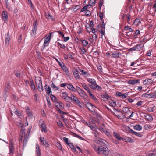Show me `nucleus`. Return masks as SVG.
Returning <instances> with one entry per match:
<instances>
[{
    "mask_svg": "<svg viewBox=\"0 0 156 156\" xmlns=\"http://www.w3.org/2000/svg\"><path fill=\"white\" fill-rule=\"evenodd\" d=\"M36 53L38 59H40L41 58V53L38 51H36Z\"/></svg>",
    "mask_w": 156,
    "mask_h": 156,
    "instance_id": "nucleus-51",
    "label": "nucleus"
},
{
    "mask_svg": "<svg viewBox=\"0 0 156 156\" xmlns=\"http://www.w3.org/2000/svg\"><path fill=\"white\" fill-rule=\"evenodd\" d=\"M37 88L40 92H42L44 90L43 87L42 85V82L36 85Z\"/></svg>",
    "mask_w": 156,
    "mask_h": 156,
    "instance_id": "nucleus-25",
    "label": "nucleus"
},
{
    "mask_svg": "<svg viewBox=\"0 0 156 156\" xmlns=\"http://www.w3.org/2000/svg\"><path fill=\"white\" fill-rule=\"evenodd\" d=\"M53 58L57 62L65 73H67L69 72L68 70L66 67L65 66V64L63 62L61 63L60 61H59L55 57H54Z\"/></svg>",
    "mask_w": 156,
    "mask_h": 156,
    "instance_id": "nucleus-4",
    "label": "nucleus"
},
{
    "mask_svg": "<svg viewBox=\"0 0 156 156\" xmlns=\"http://www.w3.org/2000/svg\"><path fill=\"white\" fill-rule=\"evenodd\" d=\"M134 129L140 131L142 129V126L139 125H136L134 127Z\"/></svg>",
    "mask_w": 156,
    "mask_h": 156,
    "instance_id": "nucleus-36",
    "label": "nucleus"
},
{
    "mask_svg": "<svg viewBox=\"0 0 156 156\" xmlns=\"http://www.w3.org/2000/svg\"><path fill=\"white\" fill-rule=\"evenodd\" d=\"M50 98L52 101L54 102L55 103L56 101H57V98L55 96L51 94L50 96Z\"/></svg>",
    "mask_w": 156,
    "mask_h": 156,
    "instance_id": "nucleus-45",
    "label": "nucleus"
},
{
    "mask_svg": "<svg viewBox=\"0 0 156 156\" xmlns=\"http://www.w3.org/2000/svg\"><path fill=\"white\" fill-rule=\"evenodd\" d=\"M70 98L71 100L73 103L76 104L79 106H80L81 103L78 100L77 97L73 95H71L70 96Z\"/></svg>",
    "mask_w": 156,
    "mask_h": 156,
    "instance_id": "nucleus-7",
    "label": "nucleus"
},
{
    "mask_svg": "<svg viewBox=\"0 0 156 156\" xmlns=\"http://www.w3.org/2000/svg\"><path fill=\"white\" fill-rule=\"evenodd\" d=\"M140 23V20L139 19L137 18L133 22V24L136 23V25H138Z\"/></svg>",
    "mask_w": 156,
    "mask_h": 156,
    "instance_id": "nucleus-58",
    "label": "nucleus"
},
{
    "mask_svg": "<svg viewBox=\"0 0 156 156\" xmlns=\"http://www.w3.org/2000/svg\"><path fill=\"white\" fill-rule=\"evenodd\" d=\"M67 96H68V93L66 92H62L60 95V96L63 99H65Z\"/></svg>",
    "mask_w": 156,
    "mask_h": 156,
    "instance_id": "nucleus-39",
    "label": "nucleus"
},
{
    "mask_svg": "<svg viewBox=\"0 0 156 156\" xmlns=\"http://www.w3.org/2000/svg\"><path fill=\"white\" fill-rule=\"evenodd\" d=\"M69 146L76 153H77L78 152L73 143H70V144H69Z\"/></svg>",
    "mask_w": 156,
    "mask_h": 156,
    "instance_id": "nucleus-37",
    "label": "nucleus"
},
{
    "mask_svg": "<svg viewBox=\"0 0 156 156\" xmlns=\"http://www.w3.org/2000/svg\"><path fill=\"white\" fill-rule=\"evenodd\" d=\"M76 91L78 93L79 95L83 97L84 99L87 100L88 98V96L85 92L83 89L77 86L76 87Z\"/></svg>",
    "mask_w": 156,
    "mask_h": 156,
    "instance_id": "nucleus-3",
    "label": "nucleus"
},
{
    "mask_svg": "<svg viewBox=\"0 0 156 156\" xmlns=\"http://www.w3.org/2000/svg\"><path fill=\"white\" fill-rule=\"evenodd\" d=\"M155 106L152 105V106L149 108L147 109V111L149 112H153L154 110Z\"/></svg>",
    "mask_w": 156,
    "mask_h": 156,
    "instance_id": "nucleus-47",
    "label": "nucleus"
},
{
    "mask_svg": "<svg viewBox=\"0 0 156 156\" xmlns=\"http://www.w3.org/2000/svg\"><path fill=\"white\" fill-rule=\"evenodd\" d=\"M85 15L87 16H90L91 15L90 11L88 10L85 11Z\"/></svg>",
    "mask_w": 156,
    "mask_h": 156,
    "instance_id": "nucleus-54",
    "label": "nucleus"
},
{
    "mask_svg": "<svg viewBox=\"0 0 156 156\" xmlns=\"http://www.w3.org/2000/svg\"><path fill=\"white\" fill-rule=\"evenodd\" d=\"M86 105L87 108L92 111L93 110H94L95 108H96L94 105L89 102L87 103Z\"/></svg>",
    "mask_w": 156,
    "mask_h": 156,
    "instance_id": "nucleus-18",
    "label": "nucleus"
},
{
    "mask_svg": "<svg viewBox=\"0 0 156 156\" xmlns=\"http://www.w3.org/2000/svg\"><path fill=\"white\" fill-rule=\"evenodd\" d=\"M109 104L110 106L113 107H115L116 105V102L114 100L110 101H109Z\"/></svg>",
    "mask_w": 156,
    "mask_h": 156,
    "instance_id": "nucleus-41",
    "label": "nucleus"
},
{
    "mask_svg": "<svg viewBox=\"0 0 156 156\" xmlns=\"http://www.w3.org/2000/svg\"><path fill=\"white\" fill-rule=\"evenodd\" d=\"M8 16L7 12L3 11L2 12V19L4 22H6L8 20Z\"/></svg>",
    "mask_w": 156,
    "mask_h": 156,
    "instance_id": "nucleus-16",
    "label": "nucleus"
},
{
    "mask_svg": "<svg viewBox=\"0 0 156 156\" xmlns=\"http://www.w3.org/2000/svg\"><path fill=\"white\" fill-rule=\"evenodd\" d=\"M142 97H145L150 98H151V93H149V92L148 91L145 93L143 94L142 95Z\"/></svg>",
    "mask_w": 156,
    "mask_h": 156,
    "instance_id": "nucleus-32",
    "label": "nucleus"
},
{
    "mask_svg": "<svg viewBox=\"0 0 156 156\" xmlns=\"http://www.w3.org/2000/svg\"><path fill=\"white\" fill-rule=\"evenodd\" d=\"M146 118L149 121H152L153 120V118L151 116L147 115L145 116Z\"/></svg>",
    "mask_w": 156,
    "mask_h": 156,
    "instance_id": "nucleus-52",
    "label": "nucleus"
},
{
    "mask_svg": "<svg viewBox=\"0 0 156 156\" xmlns=\"http://www.w3.org/2000/svg\"><path fill=\"white\" fill-rule=\"evenodd\" d=\"M67 102H70L71 100L70 96L69 97L67 96L65 99H64Z\"/></svg>",
    "mask_w": 156,
    "mask_h": 156,
    "instance_id": "nucleus-57",
    "label": "nucleus"
},
{
    "mask_svg": "<svg viewBox=\"0 0 156 156\" xmlns=\"http://www.w3.org/2000/svg\"><path fill=\"white\" fill-rule=\"evenodd\" d=\"M83 88L85 90L88 92L89 94V93L90 92H91L90 91L89 88L87 85H86L85 87H84Z\"/></svg>",
    "mask_w": 156,
    "mask_h": 156,
    "instance_id": "nucleus-63",
    "label": "nucleus"
},
{
    "mask_svg": "<svg viewBox=\"0 0 156 156\" xmlns=\"http://www.w3.org/2000/svg\"><path fill=\"white\" fill-rule=\"evenodd\" d=\"M153 82L152 80L150 79H146L143 81V83L144 85H149Z\"/></svg>",
    "mask_w": 156,
    "mask_h": 156,
    "instance_id": "nucleus-31",
    "label": "nucleus"
},
{
    "mask_svg": "<svg viewBox=\"0 0 156 156\" xmlns=\"http://www.w3.org/2000/svg\"><path fill=\"white\" fill-rule=\"evenodd\" d=\"M120 53L118 51H114L112 54V58H118Z\"/></svg>",
    "mask_w": 156,
    "mask_h": 156,
    "instance_id": "nucleus-28",
    "label": "nucleus"
},
{
    "mask_svg": "<svg viewBox=\"0 0 156 156\" xmlns=\"http://www.w3.org/2000/svg\"><path fill=\"white\" fill-rule=\"evenodd\" d=\"M129 132L135 135L136 136H139L140 137H142L143 136L140 133L136 132L133 130L131 129H129Z\"/></svg>",
    "mask_w": 156,
    "mask_h": 156,
    "instance_id": "nucleus-17",
    "label": "nucleus"
},
{
    "mask_svg": "<svg viewBox=\"0 0 156 156\" xmlns=\"http://www.w3.org/2000/svg\"><path fill=\"white\" fill-rule=\"evenodd\" d=\"M37 23V20H36L33 23V28L32 30V32L31 34V35L33 36H35L36 34V30H37V27L36 26Z\"/></svg>",
    "mask_w": 156,
    "mask_h": 156,
    "instance_id": "nucleus-12",
    "label": "nucleus"
},
{
    "mask_svg": "<svg viewBox=\"0 0 156 156\" xmlns=\"http://www.w3.org/2000/svg\"><path fill=\"white\" fill-rule=\"evenodd\" d=\"M90 6L89 5H86L84 6L83 7L81 8L80 10V12H84V11H86V10H87V9L89 7V6Z\"/></svg>",
    "mask_w": 156,
    "mask_h": 156,
    "instance_id": "nucleus-46",
    "label": "nucleus"
},
{
    "mask_svg": "<svg viewBox=\"0 0 156 156\" xmlns=\"http://www.w3.org/2000/svg\"><path fill=\"white\" fill-rule=\"evenodd\" d=\"M51 87H52L53 90L54 91L58 90V88L55 86L53 83L51 84Z\"/></svg>",
    "mask_w": 156,
    "mask_h": 156,
    "instance_id": "nucleus-49",
    "label": "nucleus"
},
{
    "mask_svg": "<svg viewBox=\"0 0 156 156\" xmlns=\"http://www.w3.org/2000/svg\"><path fill=\"white\" fill-rule=\"evenodd\" d=\"M52 34V32L48 34V36L45 38V39H46V40H48V41H49L51 39V36Z\"/></svg>",
    "mask_w": 156,
    "mask_h": 156,
    "instance_id": "nucleus-64",
    "label": "nucleus"
},
{
    "mask_svg": "<svg viewBox=\"0 0 156 156\" xmlns=\"http://www.w3.org/2000/svg\"><path fill=\"white\" fill-rule=\"evenodd\" d=\"M40 123H41V124L40 123V126L41 128V130L42 131L44 132L45 133H46L47 132V130L46 128V126L44 122L42 120L39 121Z\"/></svg>",
    "mask_w": 156,
    "mask_h": 156,
    "instance_id": "nucleus-9",
    "label": "nucleus"
},
{
    "mask_svg": "<svg viewBox=\"0 0 156 156\" xmlns=\"http://www.w3.org/2000/svg\"><path fill=\"white\" fill-rule=\"evenodd\" d=\"M125 13L124 11H122L120 14V19H124L125 16H126V14Z\"/></svg>",
    "mask_w": 156,
    "mask_h": 156,
    "instance_id": "nucleus-43",
    "label": "nucleus"
},
{
    "mask_svg": "<svg viewBox=\"0 0 156 156\" xmlns=\"http://www.w3.org/2000/svg\"><path fill=\"white\" fill-rule=\"evenodd\" d=\"M45 90L48 94H49L51 92V88L46 84L44 86Z\"/></svg>",
    "mask_w": 156,
    "mask_h": 156,
    "instance_id": "nucleus-24",
    "label": "nucleus"
},
{
    "mask_svg": "<svg viewBox=\"0 0 156 156\" xmlns=\"http://www.w3.org/2000/svg\"><path fill=\"white\" fill-rule=\"evenodd\" d=\"M144 129L146 130H148L152 128V126L150 125L145 124L144 126Z\"/></svg>",
    "mask_w": 156,
    "mask_h": 156,
    "instance_id": "nucleus-42",
    "label": "nucleus"
},
{
    "mask_svg": "<svg viewBox=\"0 0 156 156\" xmlns=\"http://www.w3.org/2000/svg\"><path fill=\"white\" fill-rule=\"evenodd\" d=\"M67 87L69 90H71L73 92H76V88H75L71 83H68Z\"/></svg>",
    "mask_w": 156,
    "mask_h": 156,
    "instance_id": "nucleus-20",
    "label": "nucleus"
},
{
    "mask_svg": "<svg viewBox=\"0 0 156 156\" xmlns=\"http://www.w3.org/2000/svg\"><path fill=\"white\" fill-rule=\"evenodd\" d=\"M49 41L47 40H46V39H45L44 41V45H43V49H44L45 47L48 45L47 44L48 43V42Z\"/></svg>",
    "mask_w": 156,
    "mask_h": 156,
    "instance_id": "nucleus-55",
    "label": "nucleus"
},
{
    "mask_svg": "<svg viewBox=\"0 0 156 156\" xmlns=\"http://www.w3.org/2000/svg\"><path fill=\"white\" fill-rule=\"evenodd\" d=\"M99 130L101 132H104L108 136L110 137L111 136L110 133L108 131V129H106L102 127H100L99 128Z\"/></svg>",
    "mask_w": 156,
    "mask_h": 156,
    "instance_id": "nucleus-14",
    "label": "nucleus"
},
{
    "mask_svg": "<svg viewBox=\"0 0 156 156\" xmlns=\"http://www.w3.org/2000/svg\"><path fill=\"white\" fill-rule=\"evenodd\" d=\"M89 94L91 97V98L94 100L95 102L98 101V99L96 97L92 94L91 92H90Z\"/></svg>",
    "mask_w": 156,
    "mask_h": 156,
    "instance_id": "nucleus-33",
    "label": "nucleus"
},
{
    "mask_svg": "<svg viewBox=\"0 0 156 156\" xmlns=\"http://www.w3.org/2000/svg\"><path fill=\"white\" fill-rule=\"evenodd\" d=\"M39 139L41 145L45 146L46 147H48L49 144H48L46 140L44 139V137H43V139H42L41 137H40Z\"/></svg>",
    "mask_w": 156,
    "mask_h": 156,
    "instance_id": "nucleus-13",
    "label": "nucleus"
},
{
    "mask_svg": "<svg viewBox=\"0 0 156 156\" xmlns=\"http://www.w3.org/2000/svg\"><path fill=\"white\" fill-rule=\"evenodd\" d=\"M15 75L19 78H20V72L18 70H16L15 72Z\"/></svg>",
    "mask_w": 156,
    "mask_h": 156,
    "instance_id": "nucleus-53",
    "label": "nucleus"
},
{
    "mask_svg": "<svg viewBox=\"0 0 156 156\" xmlns=\"http://www.w3.org/2000/svg\"><path fill=\"white\" fill-rule=\"evenodd\" d=\"M55 105L58 109H62L63 108L62 103L58 101H56L55 103Z\"/></svg>",
    "mask_w": 156,
    "mask_h": 156,
    "instance_id": "nucleus-30",
    "label": "nucleus"
},
{
    "mask_svg": "<svg viewBox=\"0 0 156 156\" xmlns=\"http://www.w3.org/2000/svg\"><path fill=\"white\" fill-rule=\"evenodd\" d=\"M36 152L37 156H41V154L40 148L38 144H36Z\"/></svg>",
    "mask_w": 156,
    "mask_h": 156,
    "instance_id": "nucleus-23",
    "label": "nucleus"
},
{
    "mask_svg": "<svg viewBox=\"0 0 156 156\" xmlns=\"http://www.w3.org/2000/svg\"><path fill=\"white\" fill-rule=\"evenodd\" d=\"M29 4L30 5L31 9H33L34 8V5L31 2V0L28 1Z\"/></svg>",
    "mask_w": 156,
    "mask_h": 156,
    "instance_id": "nucleus-62",
    "label": "nucleus"
},
{
    "mask_svg": "<svg viewBox=\"0 0 156 156\" xmlns=\"http://www.w3.org/2000/svg\"><path fill=\"white\" fill-rule=\"evenodd\" d=\"M122 111L125 113V116L126 118H130L133 116L134 112H133L131 111L130 108L129 107H123L122 108Z\"/></svg>",
    "mask_w": 156,
    "mask_h": 156,
    "instance_id": "nucleus-2",
    "label": "nucleus"
},
{
    "mask_svg": "<svg viewBox=\"0 0 156 156\" xmlns=\"http://www.w3.org/2000/svg\"><path fill=\"white\" fill-rule=\"evenodd\" d=\"M74 136L75 137H76L78 138V139H80L81 140H85V139L84 138L80 136H79V135H78V134L75 133Z\"/></svg>",
    "mask_w": 156,
    "mask_h": 156,
    "instance_id": "nucleus-50",
    "label": "nucleus"
},
{
    "mask_svg": "<svg viewBox=\"0 0 156 156\" xmlns=\"http://www.w3.org/2000/svg\"><path fill=\"white\" fill-rule=\"evenodd\" d=\"M91 146L98 154H102L103 156H109V151L107 148L98 147L96 144H92Z\"/></svg>",
    "mask_w": 156,
    "mask_h": 156,
    "instance_id": "nucleus-1",
    "label": "nucleus"
},
{
    "mask_svg": "<svg viewBox=\"0 0 156 156\" xmlns=\"http://www.w3.org/2000/svg\"><path fill=\"white\" fill-rule=\"evenodd\" d=\"M78 68L79 69V70L81 72L80 73L82 75H83L84 77H89L90 76V75L88 72L87 71H85L84 70L81 69L79 67Z\"/></svg>",
    "mask_w": 156,
    "mask_h": 156,
    "instance_id": "nucleus-15",
    "label": "nucleus"
},
{
    "mask_svg": "<svg viewBox=\"0 0 156 156\" xmlns=\"http://www.w3.org/2000/svg\"><path fill=\"white\" fill-rule=\"evenodd\" d=\"M96 0H90V6L94 5V4L96 3Z\"/></svg>",
    "mask_w": 156,
    "mask_h": 156,
    "instance_id": "nucleus-56",
    "label": "nucleus"
},
{
    "mask_svg": "<svg viewBox=\"0 0 156 156\" xmlns=\"http://www.w3.org/2000/svg\"><path fill=\"white\" fill-rule=\"evenodd\" d=\"M30 88L34 92L36 93L37 92V90L34 84L30 85Z\"/></svg>",
    "mask_w": 156,
    "mask_h": 156,
    "instance_id": "nucleus-44",
    "label": "nucleus"
},
{
    "mask_svg": "<svg viewBox=\"0 0 156 156\" xmlns=\"http://www.w3.org/2000/svg\"><path fill=\"white\" fill-rule=\"evenodd\" d=\"M78 72V71L76 69H74V70L73 71V73L74 77L76 79H79L80 78Z\"/></svg>",
    "mask_w": 156,
    "mask_h": 156,
    "instance_id": "nucleus-21",
    "label": "nucleus"
},
{
    "mask_svg": "<svg viewBox=\"0 0 156 156\" xmlns=\"http://www.w3.org/2000/svg\"><path fill=\"white\" fill-rule=\"evenodd\" d=\"M97 143H99L102 146V147L107 148L106 146L108 144V142L105 140L101 139L98 138L97 140Z\"/></svg>",
    "mask_w": 156,
    "mask_h": 156,
    "instance_id": "nucleus-6",
    "label": "nucleus"
},
{
    "mask_svg": "<svg viewBox=\"0 0 156 156\" xmlns=\"http://www.w3.org/2000/svg\"><path fill=\"white\" fill-rule=\"evenodd\" d=\"M80 41L82 43L83 46V47H86L88 44V42L87 40H85L81 39L80 40Z\"/></svg>",
    "mask_w": 156,
    "mask_h": 156,
    "instance_id": "nucleus-34",
    "label": "nucleus"
},
{
    "mask_svg": "<svg viewBox=\"0 0 156 156\" xmlns=\"http://www.w3.org/2000/svg\"><path fill=\"white\" fill-rule=\"evenodd\" d=\"M27 141L28 138L27 137H26L23 140V146H24L26 145V144L27 142Z\"/></svg>",
    "mask_w": 156,
    "mask_h": 156,
    "instance_id": "nucleus-59",
    "label": "nucleus"
},
{
    "mask_svg": "<svg viewBox=\"0 0 156 156\" xmlns=\"http://www.w3.org/2000/svg\"><path fill=\"white\" fill-rule=\"evenodd\" d=\"M104 3L103 0H100L98 3V7L100 9H101L102 5Z\"/></svg>",
    "mask_w": 156,
    "mask_h": 156,
    "instance_id": "nucleus-48",
    "label": "nucleus"
},
{
    "mask_svg": "<svg viewBox=\"0 0 156 156\" xmlns=\"http://www.w3.org/2000/svg\"><path fill=\"white\" fill-rule=\"evenodd\" d=\"M140 80L138 79L132 80L128 81V83L129 84L133 85L139 83Z\"/></svg>",
    "mask_w": 156,
    "mask_h": 156,
    "instance_id": "nucleus-22",
    "label": "nucleus"
},
{
    "mask_svg": "<svg viewBox=\"0 0 156 156\" xmlns=\"http://www.w3.org/2000/svg\"><path fill=\"white\" fill-rule=\"evenodd\" d=\"M126 17L127 23L128 24H130V21L131 17V15L129 13H127L126 14Z\"/></svg>",
    "mask_w": 156,
    "mask_h": 156,
    "instance_id": "nucleus-40",
    "label": "nucleus"
},
{
    "mask_svg": "<svg viewBox=\"0 0 156 156\" xmlns=\"http://www.w3.org/2000/svg\"><path fill=\"white\" fill-rule=\"evenodd\" d=\"M123 141L128 142L132 143L134 142V140L130 137L127 136H124L122 137V140Z\"/></svg>",
    "mask_w": 156,
    "mask_h": 156,
    "instance_id": "nucleus-19",
    "label": "nucleus"
},
{
    "mask_svg": "<svg viewBox=\"0 0 156 156\" xmlns=\"http://www.w3.org/2000/svg\"><path fill=\"white\" fill-rule=\"evenodd\" d=\"M141 49V47L140 45L137 44L134 47L131 48L129 49L128 51L129 52H132V51H139Z\"/></svg>",
    "mask_w": 156,
    "mask_h": 156,
    "instance_id": "nucleus-8",
    "label": "nucleus"
},
{
    "mask_svg": "<svg viewBox=\"0 0 156 156\" xmlns=\"http://www.w3.org/2000/svg\"><path fill=\"white\" fill-rule=\"evenodd\" d=\"M87 81L90 83V84H92L96 82L95 80L93 78H88L87 79Z\"/></svg>",
    "mask_w": 156,
    "mask_h": 156,
    "instance_id": "nucleus-38",
    "label": "nucleus"
},
{
    "mask_svg": "<svg viewBox=\"0 0 156 156\" xmlns=\"http://www.w3.org/2000/svg\"><path fill=\"white\" fill-rule=\"evenodd\" d=\"M9 32L5 35V43L7 46H8L10 40V35H9Z\"/></svg>",
    "mask_w": 156,
    "mask_h": 156,
    "instance_id": "nucleus-11",
    "label": "nucleus"
},
{
    "mask_svg": "<svg viewBox=\"0 0 156 156\" xmlns=\"http://www.w3.org/2000/svg\"><path fill=\"white\" fill-rule=\"evenodd\" d=\"M113 134L114 136L119 140H122V137L117 132H114Z\"/></svg>",
    "mask_w": 156,
    "mask_h": 156,
    "instance_id": "nucleus-26",
    "label": "nucleus"
},
{
    "mask_svg": "<svg viewBox=\"0 0 156 156\" xmlns=\"http://www.w3.org/2000/svg\"><path fill=\"white\" fill-rule=\"evenodd\" d=\"M9 149L10 153H13L14 151V144L12 142H10Z\"/></svg>",
    "mask_w": 156,
    "mask_h": 156,
    "instance_id": "nucleus-29",
    "label": "nucleus"
},
{
    "mask_svg": "<svg viewBox=\"0 0 156 156\" xmlns=\"http://www.w3.org/2000/svg\"><path fill=\"white\" fill-rule=\"evenodd\" d=\"M26 112L27 115H28V116L29 117L32 118L33 117V114L32 113V112L30 111V109L27 108L26 110Z\"/></svg>",
    "mask_w": 156,
    "mask_h": 156,
    "instance_id": "nucleus-35",
    "label": "nucleus"
},
{
    "mask_svg": "<svg viewBox=\"0 0 156 156\" xmlns=\"http://www.w3.org/2000/svg\"><path fill=\"white\" fill-rule=\"evenodd\" d=\"M111 96L109 95L107 92H105L103 94L101 95V99L104 101H107L109 99H111Z\"/></svg>",
    "mask_w": 156,
    "mask_h": 156,
    "instance_id": "nucleus-10",
    "label": "nucleus"
},
{
    "mask_svg": "<svg viewBox=\"0 0 156 156\" xmlns=\"http://www.w3.org/2000/svg\"><path fill=\"white\" fill-rule=\"evenodd\" d=\"M128 95V94L127 93H125L122 94L120 98L122 99H124L126 98L127 96Z\"/></svg>",
    "mask_w": 156,
    "mask_h": 156,
    "instance_id": "nucleus-60",
    "label": "nucleus"
},
{
    "mask_svg": "<svg viewBox=\"0 0 156 156\" xmlns=\"http://www.w3.org/2000/svg\"><path fill=\"white\" fill-rule=\"evenodd\" d=\"M89 85L90 88L93 90H95L98 91H101L102 90V88L97 84L96 82L92 84H90Z\"/></svg>",
    "mask_w": 156,
    "mask_h": 156,
    "instance_id": "nucleus-5",
    "label": "nucleus"
},
{
    "mask_svg": "<svg viewBox=\"0 0 156 156\" xmlns=\"http://www.w3.org/2000/svg\"><path fill=\"white\" fill-rule=\"evenodd\" d=\"M57 111L59 112V113H60L61 114H66L67 113H66L65 112L62 111V110H61V109H58L57 110Z\"/></svg>",
    "mask_w": 156,
    "mask_h": 156,
    "instance_id": "nucleus-61",
    "label": "nucleus"
},
{
    "mask_svg": "<svg viewBox=\"0 0 156 156\" xmlns=\"http://www.w3.org/2000/svg\"><path fill=\"white\" fill-rule=\"evenodd\" d=\"M42 82V81L41 77L39 76H35V83L36 85H37V84Z\"/></svg>",
    "mask_w": 156,
    "mask_h": 156,
    "instance_id": "nucleus-27",
    "label": "nucleus"
}]
</instances>
